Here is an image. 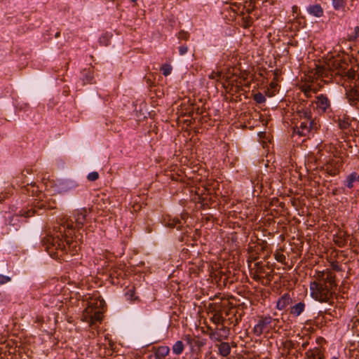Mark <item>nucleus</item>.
<instances>
[{
  "instance_id": "obj_1",
  "label": "nucleus",
  "mask_w": 359,
  "mask_h": 359,
  "mask_svg": "<svg viewBox=\"0 0 359 359\" xmlns=\"http://www.w3.org/2000/svg\"><path fill=\"white\" fill-rule=\"evenodd\" d=\"M87 210L86 208L78 209L73 212L72 216L67 219L55 230L53 235L47 236L43 240V245L46 251L51 257H58L59 252L63 253L69 250L72 254L76 253L80 248L77 241L73 240L75 234V229L83 227L86 221ZM56 229V227H55Z\"/></svg>"
},
{
  "instance_id": "obj_2",
  "label": "nucleus",
  "mask_w": 359,
  "mask_h": 359,
  "mask_svg": "<svg viewBox=\"0 0 359 359\" xmlns=\"http://www.w3.org/2000/svg\"><path fill=\"white\" fill-rule=\"evenodd\" d=\"M335 276L330 271H320L317 274V281L310 284L311 296L316 301L329 302L334 293L336 287Z\"/></svg>"
},
{
  "instance_id": "obj_3",
  "label": "nucleus",
  "mask_w": 359,
  "mask_h": 359,
  "mask_svg": "<svg viewBox=\"0 0 359 359\" xmlns=\"http://www.w3.org/2000/svg\"><path fill=\"white\" fill-rule=\"evenodd\" d=\"M99 303V306L97 302L95 304L93 302L89 303V305L84 311L83 320L89 323L90 325L102 320V312L100 310H97V308L102 305V302L100 301Z\"/></svg>"
},
{
  "instance_id": "obj_4",
  "label": "nucleus",
  "mask_w": 359,
  "mask_h": 359,
  "mask_svg": "<svg viewBox=\"0 0 359 359\" xmlns=\"http://www.w3.org/2000/svg\"><path fill=\"white\" fill-rule=\"evenodd\" d=\"M316 128L317 126L313 120L308 118L300 120L293 128V135L305 137Z\"/></svg>"
},
{
  "instance_id": "obj_5",
  "label": "nucleus",
  "mask_w": 359,
  "mask_h": 359,
  "mask_svg": "<svg viewBox=\"0 0 359 359\" xmlns=\"http://www.w3.org/2000/svg\"><path fill=\"white\" fill-rule=\"evenodd\" d=\"M274 321H278V320L273 319L270 316H262L259 317L257 323L253 328L254 334L256 336H261L264 332H268L272 328L271 323Z\"/></svg>"
},
{
  "instance_id": "obj_6",
  "label": "nucleus",
  "mask_w": 359,
  "mask_h": 359,
  "mask_svg": "<svg viewBox=\"0 0 359 359\" xmlns=\"http://www.w3.org/2000/svg\"><path fill=\"white\" fill-rule=\"evenodd\" d=\"M345 88L348 103L352 106L358 105L359 104V79L352 82Z\"/></svg>"
},
{
  "instance_id": "obj_7",
  "label": "nucleus",
  "mask_w": 359,
  "mask_h": 359,
  "mask_svg": "<svg viewBox=\"0 0 359 359\" xmlns=\"http://www.w3.org/2000/svg\"><path fill=\"white\" fill-rule=\"evenodd\" d=\"M316 107L322 112H325L330 107V101L325 95H320L316 97Z\"/></svg>"
},
{
  "instance_id": "obj_8",
  "label": "nucleus",
  "mask_w": 359,
  "mask_h": 359,
  "mask_svg": "<svg viewBox=\"0 0 359 359\" xmlns=\"http://www.w3.org/2000/svg\"><path fill=\"white\" fill-rule=\"evenodd\" d=\"M79 187L76 181L72 180H67L60 183V189L61 191H69L74 190Z\"/></svg>"
},
{
  "instance_id": "obj_9",
  "label": "nucleus",
  "mask_w": 359,
  "mask_h": 359,
  "mask_svg": "<svg viewBox=\"0 0 359 359\" xmlns=\"http://www.w3.org/2000/svg\"><path fill=\"white\" fill-rule=\"evenodd\" d=\"M291 297L288 293H285L278 300L276 304V309L278 310L285 309L290 303Z\"/></svg>"
},
{
  "instance_id": "obj_10",
  "label": "nucleus",
  "mask_w": 359,
  "mask_h": 359,
  "mask_svg": "<svg viewBox=\"0 0 359 359\" xmlns=\"http://www.w3.org/2000/svg\"><path fill=\"white\" fill-rule=\"evenodd\" d=\"M305 359H324V355L321 350L316 347L306 353Z\"/></svg>"
},
{
  "instance_id": "obj_11",
  "label": "nucleus",
  "mask_w": 359,
  "mask_h": 359,
  "mask_svg": "<svg viewBox=\"0 0 359 359\" xmlns=\"http://www.w3.org/2000/svg\"><path fill=\"white\" fill-rule=\"evenodd\" d=\"M170 348L167 346L158 347L154 352L156 359H164L170 353Z\"/></svg>"
},
{
  "instance_id": "obj_12",
  "label": "nucleus",
  "mask_w": 359,
  "mask_h": 359,
  "mask_svg": "<svg viewBox=\"0 0 359 359\" xmlns=\"http://www.w3.org/2000/svg\"><path fill=\"white\" fill-rule=\"evenodd\" d=\"M306 305L301 302L290 307V313L292 316L297 317L300 316L304 311Z\"/></svg>"
},
{
  "instance_id": "obj_13",
  "label": "nucleus",
  "mask_w": 359,
  "mask_h": 359,
  "mask_svg": "<svg viewBox=\"0 0 359 359\" xmlns=\"http://www.w3.org/2000/svg\"><path fill=\"white\" fill-rule=\"evenodd\" d=\"M357 182H359V174L353 172L348 175L344 184L348 188L351 189Z\"/></svg>"
},
{
  "instance_id": "obj_14",
  "label": "nucleus",
  "mask_w": 359,
  "mask_h": 359,
  "mask_svg": "<svg viewBox=\"0 0 359 359\" xmlns=\"http://www.w3.org/2000/svg\"><path fill=\"white\" fill-rule=\"evenodd\" d=\"M307 11L309 14L317 18H320L323 15V10L319 4L309 6L307 8Z\"/></svg>"
},
{
  "instance_id": "obj_15",
  "label": "nucleus",
  "mask_w": 359,
  "mask_h": 359,
  "mask_svg": "<svg viewBox=\"0 0 359 359\" xmlns=\"http://www.w3.org/2000/svg\"><path fill=\"white\" fill-rule=\"evenodd\" d=\"M219 353L221 355L226 357L229 355L231 352V347L227 342H221L218 345Z\"/></svg>"
},
{
  "instance_id": "obj_16",
  "label": "nucleus",
  "mask_w": 359,
  "mask_h": 359,
  "mask_svg": "<svg viewBox=\"0 0 359 359\" xmlns=\"http://www.w3.org/2000/svg\"><path fill=\"white\" fill-rule=\"evenodd\" d=\"M184 349V344L182 341H177L172 347L173 353L176 355H180L182 353Z\"/></svg>"
},
{
  "instance_id": "obj_17",
  "label": "nucleus",
  "mask_w": 359,
  "mask_h": 359,
  "mask_svg": "<svg viewBox=\"0 0 359 359\" xmlns=\"http://www.w3.org/2000/svg\"><path fill=\"white\" fill-rule=\"evenodd\" d=\"M351 125V120L349 117L343 116L339 118V126L341 129H347Z\"/></svg>"
},
{
  "instance_id": "obj_18",
  "label": "nucleus",
  "mask_w": 359,
  "mask_h": 359,
  "mask_svg": "<svg viewBox=\"0 0 359 359\" xmlns=\"http://www.w3.org/2000/svg\"><path fill=\"white\" fill-rule=\"evenodd\" d=\"M83 81L84 84L92 83L93 82L94 77L93 73H91L90 71L84 70L83 72Z\"/></svg>"
},
{
  "instance_id": "obj_19",
  "label": "nucleus",
  "mask_w": 359,
  "mask_h": 359,
  "mask_svg": "<svg viewBox=\"0 0 359 359\" xmlns=\"http://www.w3.org/2000/svg\"><path fill=\"white\" fill-rule=\"evenodd\" d=\"M210 338L215 341H222L224 337L220 332L217 330L210 333Z\"/></svg>"
},
{
  "instance_id": "obj_20",
  "label": "nucleus",
  "mask_w": 359,
  "mask_h": 359,
  "mask_svg": "<svg viewBox=\"0 0 359 359\" xmlns=\"http://www.w3.org/2000/svg\"><path fill=\"white\" fill-rule=\"evenodd\" d=\"M332 5L334 10L338 11L344 8L345 6V1L344 0H331Z\"/></svg>"
},
{
  "instance_id": "obj_21",
  "label": "nucleus",
  "mask_w": 359,
  "mask_h": 359,
  "mask_svg": "<svg viewBox=\"0 0 359 359\" xmlns=\"http://www.w3.org/2000/svg\"><path fill=\"white\" fill-rule=\"evenodd\" d=\"M253 99L258 104H262L266 101L265 97L261 93H255L253 96Z\"/></svg>"
},
{
  "instance_id": "obj_22",
  "label": "nucleus",
  "mask_w": 359,
  "mask_h": 359,
  "mask_svg": "<svg viewBox=\"0 0 359 359\" xmlns=\"http://www.w3.org/2000/svg\"><path fill=\"white\" fill-rule=\"evenodd\" d=\"M172 69V67L168 64L163 65L161 69L162 74L165 76L170 75L171 74Z\"/></svg>"
},
{
  "instance_id": "obj_23",
  "label": "nucleus",
  "mask_w": 359,
  "mask_h": 359,
  "mask_svg": "<svg viewBox=\"0 0 359 359\" xmlns=\"http://www.w3.org/2000/svg\"><path fill=\"white\" fill-rule=\"evenodd\" d=\"M299 113V116L301 118V120H304L306 118L312 119L311 114L308 110H302V111H300Z\"/></svg>"
},
{
  "instance_id": "obj_24",
  "label": "nucleus",
  "mask_w": 359,
  "mask_h": 359,
  "mask_svg": "<svg viewBox=\"0 0 359 359\" xmlns=\"http://www.w3.org/2000/svg\"><path fill=\"white\" fill-rule=\"evenodd\" d=\"M98 178H99V174L96 171L90 172L87 176V179L90 182H94V181L97 180Z\"/></svg>"
},
{
  "instance_id": "obj_25",
  "label": "nucleus",
  "mask_w": 359,
  "mask_h": 359,
  "mask_svg": "<svg viewBox=\"0 0 359 359\" xmlns=\"http://www.w3.org/2000/svg\"><path fill=\"white\" fill-rule=\"evenodd\" d=\"M302 90L306 97L311 96L312 92L316 93V90H313L311 86L304 87Z\"/></svg>"
},
{
  "instance_id": "obj_26",
  "label": "nucleus",
  "mask_w": 359,
  "mask_h": 359,
  "mask_svg": "<svg viewBox=\"0 0 359 359\" xmlns=\"http://www.w3.org/2000/svg\"><path fill=\"white\" fill-rule=\"evenodd\" d=\"M219 332L222 333L224 337V339H226L229 334V330L228 327L225 326H222L221 328L218 330Z\"/></svg>"
},
{
  "instance_id": "obj_27",
  "label": "nucleus",
  "mask_w": 359,
  "mask_h": 359,
  "mask_svg": "<svg viewBox=\"0 0 359 359\" xmlns=\"http://www.w3.org/2000/svg\"><path fill=\"white\" fill-rule=\"evenodd\" d=\"M275 259L277 262L283 263L285 260V256L280 252H277L275 254Z\"/></svg>"
},
{
  "instance_id": "obj_28",
  "label": "nucleus",
  "mask_w": 359,
  "mask_h": 359,
  "mask_svg": "<svg viewBox=\"0 0 359 359\" xmlns=\"http://www.w3.org/2000/svg\"><path fill=\"white\" fill-rule=\"evenodd\" d=\"M221 76V73L219 72H212L210 75L209 78L211 79L219 80Z\"/></svg>"
},
{
  "instance_id": "obj_29",
  "label": "nucleus",
  "mask_w": 359,
  "mask_h": 359,
  "mask_svg": "<svg viewBox=\"0 0 359 359\" xmlns=\"http://www.w3.org/2000/svg\"><path fill=\"white\" fill-rule=\"evenodd\" d=\"M11 278L9 276L0 275V285L5 284L11 281Z\"/></svg>"
},
{
  "instance_id": "obj_30",
  "label": "nucleus",
  "mask_w": 359,
  "mask_h": 359,
  "mask_svg": "<svg viewBox=\"0 0 359 359\" xmlns=\"http://www.w3.org/2000/svg\"><path fill=\"white\" fill-rule=\"evenodd\" d=\"M188 51V47L185 45H182L179 47V53L180 55H184Z\"/></svg>"
},
{
  "instance_id": "obj_31",
  "label": "nucleus",
  "mask_w": 359,
  "mask_h": 359,
  "mask_svg": "<svg viewBox=\"0 0 359 359\" xmlns=\"http://www.w3.org/2000/svg\"><path fill=\"white\" fill-rule=\"evenodd\" d=\"M34 212H35V211L34 210L31 209L26 212H24L22 214V215L24 216L25 217H29L34 215Z\"/></svg>"
},
{
  "instance_id": "obj_32",
  "label": "nucleus",
  "mask_w": 359,
  "mask_h": 359,
  "mask_svg": "<svg viewBox=\"0 0 359 359\" xmlns=\"http://www.w3.org/2000/svg\"><path fill=\"white\" fill-rule=\"evenodd\" d=\"M213 321L215 323L219 324L223 321L222 317L219 315L215 314L213 316Z\"/></svg>"
},
{
  "instance_id": "obj_33",
  "label": "nucleus",
  "mask_w": 359,
  "mask_h": 359,
  "mask_svg": "<svg viewBox=\"0 0 359 359\" xmlns=\"http://www.w3.org/2000/svg\"><path fill=\"white\" fill-rule=\"evenodd\" d=\"M99 40L100 43H103L104 46H107L108 39H107L105 36L100 37Z\"/></svg>"
},
{
  "instance_id": "obj_34",
  "label": "nucleus",
  "mask_w": 359,
  "mask_h": 359,
  "mask_svg": "<svg viewBox=\"0 0 359 359\" xmlns=\"http://www.w3.org/2000/svg\"><path fill=\"white\" fill-rule=\"evenodd\" d=\"M265 278L267 279V280L269 282L271 281L272 280V278H273V274H272V272H266L265 273Z\"/></svg>"
},
{
  "instance_id": "obj_35",
  "label": "nucleus",
  "mask_w": 359,
  "mask_h": 359,
  "mask_svg": "<svg viewBox=\"0 0 359 359\" xmlns=\"http://www.w3.org/2000/svg\"><path fill=\"white\" fill-rule=\"evenodd\" d=\"M188 36L187 33L184 32H181L179 33V38L182 39H187Z\"/></svg>"
},
{
  "instance_id": "obj_36",
  "label": "nucleus",
  "mask_w": 359,
  "mask_h": 359,
  "mask_svg": "<svg viewBox=\"0 0 359 359\" xmlns=\"http://www.w3.org/2000/svg\"><path fill=\"white\" fill-rule=\"evenodd\" d=\"M126 295L128 297L129 299H133L134 291L130 289L128 290V291L126 293Z\"/></svg>"
},
{
  "instance_id": "obj_37",
  "label": "nucleus",
  "mask_w": 359,
  "mask_h": 359,
  "mask_svg": "<svg viewBox=\"0 0 359 359\" xmlns=\"http://www.w3.org/2000/svg\"><path fill=\"white\" fill-rule=\"evenodd\" d=\"M258 272L260 273H263V274H265L266 273L264 267H262V266H261L258 269Z\"/></svg>"
},
{
  "instance_id": "obj_38",
  "label": "nucleus",
  "mask_w": 359,
  "mask_h": 359,
  "mask_svg": "<svg viewBox=\"0 0 359 359\" xmlns=\"http://www.w3.org/2000/svg\"><path fill=\"white\" fill-rule=\"evenodd\" d=\"M355 34L357 37H359V27L356 26L355 27Z\"/></svg>"
},
{
  "instance_id": "obj_39",
  "label": "nucleus",
  "mask_w": 359,
  "mask_h": 359,
  "mask_svg": "<svg viewBox=\"0 0 359 359\" xmlns=\"http://www.w3.org/2000/svg\"><path fill=\"white\" fill-rule=\"evenodd\" d=\"M308 344H309L308 341L303 343L302 345V348L305 349L306 348V346H308Z\"/></svg>"
},
{
  "instance_id": "obj_40",
  "label": "nucleus",
  "mask_w": 359,
  "mask_h": 359,
  "mask_svg": "<svg viewBox=\"0 0 359 359\" xmlns=\"http://www.w3.org/2000/svg\"><path fill=\"white\" fill-rule=\"evenodd\" d=\"M297 11H298V7H297V6H294L292 7V11H293V13H297Z\"/></svg>"
},
{
  "instance_id": "obj_41",
  "label": "nucleus",
  "mask_w": 359,
  "mask_h": 359,
  "mask_svg": "<svg viewBox=\"0 0 359 359\" xmlns=\"http://www.w3.org/2000/svg\"><path fill=\"white\" fill-rule=\"evenodd\" d=\"M329 174L331 175H336V171H332V170H329L328 171Z\"/></svg>"
},
{
  "instance_id": "obj_42",
  "label": "nucleus",
  "mask_w": 359,
  "mask_h": 359,
  "mask_svg": "<svg viewBox=\"0 0 359 359\" xmlns=\"http://www.w3.org/2000/svg\"><path fill=\"white\" fill-rule=\"evenodd\" d=\"M186 339H187V342H188V343L191 344V337H190V336H189V335H188V336H187V337H186Z\"/></svg>"
},
{
  "instance_id": "obj_43",
  "label": "nucleus",
  "mask_w": 359,
  "mask_h": 359,
  "mask_svg": "<svg viewBox=\"0 0 359 359\" xmlns=\"http://www.w3.org/2000/svg\"><path fill=\"white\" fill-rule=\"evenodd\" d=\"M253 278H254L255 280H260L261 277H260L259 276L257 275V276H255L253 277Z\"/></svg>"
},
{
  "instance_id": "obj_44",
  "label": "nucleus",
  "mask_w": 359,
  "mask_h": 359,
  "mask_svg": "<svg viewBox=\"0 0 359 359\" xmlns=\"http://www.w3.org/2000/svg\"><path fill=\"white\" fill-rule=\"evenodd\" d=\"M208 359H216V358H215V357L211 355Z\"/></svg>"
},
{
  "instance_id": "obj_45",
  "label": "nucleus",
  "mask_w": 359,
  "mask_h": 359,
  "mask_svg": "<svg viewBox=\"0 0 359 359\" xmlns=\"http://www.w3.org/2000/svg\"><path fill=\"white\" fill-rule=\"evenodd\" d=\"M179 222V219H177V222ZM177 223L175 224H172L173 226H175Z\"/></svg>"
},
{
  "instance_id": "obj_46",
  "label": "nucleus",
  "mask_w": 359,
  "mask_h": 359,
  "mask_svg": "<svg viewBox=\"0 0 359 359\" xmlns=\"http://www.w3.org/2000/svg\"><path fill=\"white\" fill-rule=\"evenodd\" d=\"M130 1H132V2H135V1H137V0H130Z\"/></svg>"
},
{
  "instance_id": "obj_47",
  "label": "nucleus",
  "mask_w": 359,
  "mask_h": 359,
  "mask_svg": "<svg viewBox=\"0 0 359 359\" xmlns=\"http://www.w3.org/2000/svg\"><path fill=\"white\" fill-rule=\"evenodd\" d=\"M331 359H337L336 357H332Z\"/></svg>"
}]
</instances>
